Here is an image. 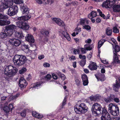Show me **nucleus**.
<instances>
[{
  "label": "nucleus",
  "instance_id": "f257e3e1",
  "mask_svg": "<svg viewBox=\"0 0 120 120\" xmlns=\"http://www.w3.org/2000/svg\"><path fill=\"white\" fill-rule=\"evenodd\" d=\"M20 8L22 14L26 15L19 17L18 20L19 21L16 22V25L18 27L23 30H27L30 27V25L24 21L30 19L31 16V14L30 13H29L28 9L26 5L24 4H22Z\"/></svg>",
  "mask_w": 120,
  "mask_h": 120
},
{
  "label": "nucleus",
  "instance_id": "f03ea898",
  "mask_svg": "<svg viewBox=\"0 0 120 120\" xmlns=\"http://www.w3.org/2000/svg\"><path fill=\"white\" fill-rule=\"evenodd\" d=\"M16 27V26L14 25L6 26L5 30H3L0 34V36L1 38L4 39L7 36L11 35L14 33Z\"/></svg>",
  "mask_w": 120,
  "mask_h": 120
},
{
  "label": "nucleus",
  "instance_id": "7ed1b4c3",
  "mask_svg": "<svg viewBox=\"0 0 120 120\" xmlns=\"http://www.w3.org/2000/svg\"><path fill=\"white\" fill-rule=\"evenodd\" d=\"M18 71V69L17 68L10 65L5 68L4 73L8 76L11 77L15 75Z\"/></svg>",
  "mask_w": 120,
  "mask_h": 120
},
{
  "label": "nucleus",
  "instance_id": "20e7f679",
  "mask_svg": "<svg viewBox=\"0 0 120 120\" xmlns=\"http://www.w3.org/2000/svg\"><path fill=\"white\" fill-rule=\"evenodd\" d=\"M26 60L24 56L15 55L13 59V61L15 65L21 66L24 64Z\"/></svg>",
  "mask_w": 120,
  "mask_h": 120
},
{
  "label": "nucleus",
  "instance_id": "39448f33",
  "mask_svg": "<svg viewBox=\"0 0 120 120\" xmlns=\"http://www.w3.org/2000/svg\"><path fill=\"white\" fill-rule=\"evenodd\" d=\"M88 108L84 103L76 105L74 106V110L76 113H84L87 112Z\"/></svg>",
  "mask_w": 120,
  "mask_h": 120
},
{
  "label": "nucleus",
  "instance_id": "423d86ee",
  "mask_svg": "<svg viewBox=\"0 0 120 120\" xmlns=\"http://www.w3.org/2000/svg\"><path fill=\"white\" fill-rule=\"evenodd\" d=\"M102 108L101 105L97 103H95L92 106L91 110L92 113L97 115H98L101 113Z\"/></svg>",
  "mask_w": 120,
  "mask_h": 120
},
{
  "label": "nucleus",
  "instance_id": "0eeeda50",
  "mask_svg": "<svg viewBox=\"0 0 120 120\" xmlns=\"http://www.w3.org/2000/svg\"><path fill=\"white\" fill-rule=\"evenodd\" d=\"M2 4L0 5V11H2L4 8H7L12 6L13 4L12 2L9 0H0Z\"/></svg>",
  "mask_w": 120,
  "mask_h": 120
},
{
  "label": "nucleus",
  "instance_id": "6e6552de",
  "mask_svg": "<svg viewBox=\"0 0 120 120\" xmlns=\"http://www.w3.org/2000/svg\"><path fill=\"white\" fill-rule=\"evenodd\" d=\"M60 35L63 38H65L68 41H70L71 38L68 34L67 32V30L64 27L60 31Z\"/></svg>",
  "mask_w": 120,
  "mask_h": 120
},
{
  "label": "nucleus",
  "instance_id": "1a4fd4ad",
  "mask_svg": "<svg viewBox=\"0 0 120 120\" xmlns=\"http://www.w3.org/2000/svg\"><path fill=\"white\" fill-rule=\"evenodd\" d=\"M18 8L16 6H13L8 9L7 13L8 15L11 16L15 15L18 12Z\"/></svg>",
  "mask_w": 120,
  "mask_h": 120
},
{
  "label": "nucleus",
  "instance_id": "9d476101",
  "mask_svg": "<svg viewBox=\"0 0 120 120\" xmlns=\"http://www.w3.org/2000/svg\"><path fill=\"white\" fill-rule=\"evenodd\" d=\"M9 41L12 45L16 46H19L21 43L20 41L18 39L15 38L10 39L9 40Z\"/></svg>",
  "mask_w": 120,
  "mask_h": 120
},
{
  "label": "nucleus",
  "instance_id": "9b49d317",
  "mask_svg": "<svg viewBox=\"0 0 120 120\" xmlns=\"http://www.w3.org/2000/svg\"><path fill=\"white\" fill-rule=\"evenodd\" d=\"M19 84L21 88H25L27 85V83L25 79L21 77L19 80Z\"/></svg>",
  "mask_w": 120,
  "mask_h": 120
},
{
  "label": "nucleus",
  "instance_id": "f8f14e48",
  "mask_svg": "<svg viewBox=\"0 0 120 120\" xmlns=\"http://www.w3.org/2000/svg\"><path fill=\"white\" fill-rule=\"evenodd\" d=\"M119 82L120 83V77L118 78L116 80V84L113 85V90L116 91H117L120 87Z\"/></svg>",
  "mask_w": 120,
  "mask_h": 120
},
{
  "label": "nucleus",
  "instance_id": "ddd939ff",
  "mask_svg": "<svg viewBox=\"0 0 120 120\" xmlns=\"http://www.w3.org/2000/svg\"><path fill=\"white\" fill-rule=\"evenodd\" d=\"M53 22H55L60 26H63L64 23L63 21L59 18H54L52 19Z\"/></svg>",
  "mask_w": 120,
  "mask_h": 120
},
{
  "label": "nucleus",
  "instance_id": "4468645a",
  "mask_svg": "<svg viewBox=\"0 0 120 120\" xmlns=\"http://www.w3.org/2000/svg\"><path fill=\"white\" fill-rule=\"evenodd\" d=\"M26 40L30 42L34 43V40L33 36L31 34H27L25 37Z\"/></svg>",
  "mask_w": 120,
  "mask_h": 120
},
{
  "label": "nucleus",
  "instance_id": "2eb2a0df",
  "mask_svg": "<svg viewBox=\"0 0 120 120\" xmlns=\"http://www.w3.org/2000/svg\"><path fill=\"white\" fill-rule=\"evenodd\" d=\"M15 37L19 38H22L24 37V35L22 34V31H16L14 34Z\"/></svg>",
  "mask_w": 120,
  "mask_h": 120
},
{
  "label": "nucleus",
  "instance_id": "dca6fc26",
  "mask_svg": "<svg viewBox=\"0 0 120 120\" xmlns=\"http://www.w3.org/2000/svg\"><path fill=\"white\" fill-rule=\"evenodd\" d=\"M113 54L114 55L112 63H113L115 64L120 63V61H119L118 60V57L117 56V53L113 52Z\"/></svg>",
  "mask_w": 120,
  "mask_h": 120
},
{
  "label": "nucleus",
  "instance_id": "f3484780",
  "mask_svg": "<svg viewBox=\"0 0 120 120\" xmlns=\"http://www.w3.org/2000/svg\"><path fill=\"white\" fill-rule=\"evenodd\" d=\"M113 11L114 12H120V5H114L112 7Z\"/></svg>",
  "mask_w": 120,
  "mask_h": 120
},
{
  "label": "nucleus",
  "instance_id": "a211bd4d",
  "mask_svg": "<svg viewBox=\"0 0 120 120\" xmlns=\"http://www.w3.org/2000/svg\"><path fill=\"white\" fill-rule=\"evenodd\" d=\"M43 82H38L31 85V87L35 88L38 89L40 88Z\"/></svg>",
  "mask_w": 120,
  "mask_h": 120
},
{
  "label": "nucleus",
  "instance_id": "6ab92c4d",
  "mask_svg": "<svg viewBox=\"0 0 120 120\" xmlns=\"http://www.w3.org/2000/svg\"><path fill=\"white\" fill-rule=\"evenodd\" d=\"M26 54L30 56L32 59H34L35 57L36 54L35 51L34 50L31 51L29 50L27 52Z\"/></svg>",
  "mask_w": 120,
  "mask_h": 120
},
{
  "label": "nucleus",
  "instance_id": "aec40b11",
  "mask_svg": "<svg viewBox=\"0 0 120 120\" xmlns=\"http://www.w3.org/2000/svg\"><path fill=\"white\" fill-rule=\"evenodd\" d=\"M89 68L91 70H96L97 68V66L96 65V63L93 62L89 65L88 66Z\"/></svg>",
  "mask_w": 120,
  "mask_h": 120
},
{
  "label": "nucleus",
  "instance_id": "412c9836",
  "mask_svg": "<svg viewBox=\"0 0 120 120\" xmlns=\"http://www.w3.org/2000/svg\"><path fill=\"white\" fill-rule=\"evenodd\" d=\"M118 107L116 105H115L114 104L110 103L109 105L108 110L109 112H110L112 110H114Z\"/></svg>",
  "mask_w": 120,
  "mask_h": 120
},
{
  "label": "nucleus",
  "instance_id": "4be33fe9",
  "mask_svg": "<svg viewBox=\"0 0 120 120\" xmlns=\"http://www.w3.org/2000/svg\"><path fill=\"white\" fill-rule=\"evenodd\" d=\"M119 112V110L118 107H117L114 109V110H112L110 112L111 114L114 116H117Z\"/></svg>",
  "mask_w": 120,
  "mask_h": 120
},
{
  "label": "nucleus",
  "instance_id": "5701e85b",
  "mask_svg": "<svg viewBox=\"0 0 120 120\" xmlns=\"http://www.w3.org/2000/svg\"><path fill=\"white\" fill-rule=\"evenodd\" d=\"M80 24L83 26L85 25L86 23L89 24V22L86 18L82 19L80 20Z\"/></svg>",
  "mask_w": 120,
  "mask_h": 120
},
{
  "label": "nucleus",
  "instance_id": "b1692460",
  "mask_svg": "<svg viewBox=\"0 0 120 120\" xmlns=\"http://www.w3.org/2000/svg\"><path fill=\"white\" fill-rule=\"evenodd\" d=\"M8 104L7 103H5L4 105V106L3 107L2 106H1V107L6 112H8L10 111V109L8 106Z\"/></svg>",
  "mask_w": 120,
  "mask_h": 120
},
{
  "label": "nucleus",
  "instance_id": "393cba45",
  "mask_svg": "<svg viewBox=\"0 0 120 120\" xmlns=\"http://www.w3.org/2000/svg\"><path fill=\"white\" fill-rule=\"evenodd\" d=\"M97 11L99 13L101 17L103 18V19H109V17H110V15L109 14H108L107 15L106 18L105 16L102 13V12L100 10V9H98Z\"/></svg>",
  "mask_w": 120,
  "mask_h": 120
},
{
  "label": "nucleus",
  "instance_id": "a878e982",
  "mask_svg": "<svg viewBox=\"0 0 120 120\" xmlns=\"http://www.w3.org/2000/svg\"><path fill=\"white\" fill-rule=\"evenodd\" d=\"M10 22L8 20H0V25L4 26L9 24Z\"/></svg>",
  "mask_w": 120,
  "mask_h": 120
},
{
  "label": "nucleus",
  "instance_id": "bb28decb",
  "mask_svg": "<svg viewBox=\"0 0 120 120\" xmlns=\"http://www.w3.org/2000/svg\"><path fill=\"white\" fill-rule=\"evenodd\" d=\"M101 97L98 95H96L95 96H92L90 97V99L91 101H98Z\"/></svg>",
  "mask_w": 120,
  "mask_h": 120
},
{
  "label": "nucleus",
  "instance_id": "cd10ccee",
  "mask_svg": "<svg viewBox=\"0 0 120 120\" xmlns=\"http://www.w3.org/2000/svg\"><path fill=\"white\" fill-rule=\"evenodd\" d=\"M97 14L96 12L92 11L88 15V17L90 19H92L93 18L96 17Z\"/></svg>",
  "mask_w": 120,
  "mask_h": 120
},
{
  "label": "nucleus",
  "instance_id": "c85d7f7f",
  "mask_svg": "<svg viewBox=\"0 0 120 120\" xmlns=\"http://www.w3.org/2000/svg\"><path fill=\"white\" fill-rule=\"evenodd\" d=\"M43 3L45 5H51L54 2V0H43Z\"/></svg>",
  "mask_w": 120,
  "mask_h": 120
},
{
  "label": "nucleus",
  "instance_id": "c756f323",
  "mask_svg": "<svg viewBox=\"0 0 120 120\" xmlns=\"http://www.w3.org/2000/svg\"><path fill=\"white\" fill-rule=\"evenodd\" d=\"M101 120H110L111 117L110 115L102 116L101 117Z\"/></svg>",
  "mask_w": 120,
  "mask_h": 120
},
{
  "label": "nucleus",
  "instance_id": "7c9ffc66",
  "mask_svg": "<svg viewBox=\"0 0 120 120\" xmlns=\"http://www.w3.org/2000/svg\"><path fill=\"white\" fill-rule=\"evenodd\" d=\"M19 96V94H16L14 96H10L8 99V101H10L12 100H14L15 99H16Z\"/></svg>",
  "mask_w": 120,
  "mask_h": 120
},
{
  "label": "nucleus",
  "instance_id": "2f4dec72",
  "mask_svg": "<svg viewBox=\"0 0 120 120\" xmlns=\"http://www.w3.org/2000/svg\"><path fill=\"white\" fill-rule=\"evenodd\" d=\"M105 41V40L104 39L101 40L99 41L98 43V49H100L101 48Z\"/></svg>",
  "mask_w": 120,
  "mask_h": 120
},
{
  "label": "nucleus",
  "instance_id": "473e14b6",
  "mask_svg": "<svg viewBox=\"0 0 120 120\" xmlns=\"http://www.w3.org/2000/svg\"><path fill=\"white\" fill-rule=\"evenodd\" d=\"M22 47H24L25 49H24V51L26 53L29 50V49L28 45H26L25 44H24L22 45Z\"/></svg>",
  "mask_w": 120,
  "mask_h": 120
},
{
  "label": "nucleus",
  "instance_id": "72a5a7b5",
  "mask_svg": "<svg viewBox=\"0 0 120 120\" xmlns=\"http://www.w3.org/2000/svg\"><path fill=\"white\" fill-rule=\"evenodd\" d=\"M102 114V116L110 115L105 108H104L103 109Z\"/></svg>",
  "mask_w": 120,
  "mask_h": 120
},
{
  "label": "nucleus",
  "instance_id": "f704fd0d",
  "mask_svg": "<svg viewBox=\"0 0 120 120\" xmlns=\"http://www.w3.org/2000/svg\"><path fill=\"white\" fill-rule=\"evenodd\" d=\"M106 33L107 35L110 36L112 34V31L110 28H108L106 29Z\"/></svg>",
  "mask_w": 120,
  "mask_h": 120
},
{
  "label": "nucleus",
  "instance_id": "c9c22d12",
  "mask_svg": "<svg viewBox=\"0 0 120 120\" xmlns=\"http://www.w3.org/2000/svg\"><path fill=\"white\" fill-rule=\"evenodd\" d=\"M84 48L86 50H90L92 49V47L89 45L86 44L84 46Z\"/></svg>",
  "mask_w": 120,
  "mask_h": 120
},
{
  "label": "nucleus",
  "instance_id": "e433bc0d",
  "mask_svg": "<svg viewBox=\"0 0 120 120\" xmlns=\"http://www.w3.org/2000/svg\"><path fill=\"white\" fill-rule=\"evenodd\" d=\"M96 77L98 80H100L101 81H103L105 79V76L104 75H102L99 77L98 78L96 76Z\"/></svg>",
  "mask_w": 120,
  "mask_h": 120
},
{
  "label": "nucleus",
  "instance_id": "4c0bfd02",
  "mask_svg": "<svg viewBox=\"0 0 120 120\" xmlns=\"http://www.w3.org/2000/svg\"><path fill=\"white\" fill-rule=\"evenodd\" d=\"M57 73L58 75L60 76L62 80H64L65 79L66 77L65 75L63 74H62L60 72H58Z\"/></svg>",
  "mask_w": 120,
  "mask_h": 120
},
{
  "label": "nucleus",
  "instance_id": "58836bf2",
  "mask_svg": "<svg viewBox=\"0 0 120 120\" xmlns=\"http://www.w3.org/2000/svg\"><path fill=\"white\" fill-rule=\"evenodd\" d=\"M114 51H113V52H116V53L117 52H118L120 51V47L117 45H115V47L114 49Z\"/></svg>",
  "mask_w": 120,
  "mask_h": 120
},
{
  "label": "nucleus",
  "instance_id": "ea45409f",
  "mask_svg": "<svg viewBox=\"0 0 120 120\" xmlns=\"http://www.w3.org/2000/svg\"><path fill=\"white\" fill-rule=\"evenodd\" d=\"M27 70L26 68L25 67L22 68L19 71V73L20 74H22L26 72Z\"/></svg>",
  "mask_w": 120,
  "mask_h": 120
},
{
  "label": "nucleus",
  "instance_id": "a19ab883",
  "mask_svg": "<svg viewBox=\"0 0 120 120\" xmlns=\"http://www.w3.org/2000/svg\"><path fill=\"white\" fill-rule=\"evenodd\" d=\"M8 17L7 16H4L0 13V19H7Z\"/></svg>",
  "mask_w": 120,
  "mask_h": 120
},
{
  "label": "nucleus",
  "instance_id": "79ce46f5",
  "mask_svg": "<svg viewBox=\"0 0 120 120\" xmlns=\"http://www.w3.org/2000/svg\"><path fill=\"white\" fill-rule=\"evenodd\" d=\"M26 109H24L22 111L21 113V115L22 117H24L26 115Z\"/></svg>",
  "mask_w": 120,
  "mask_h": 120
},
{
  "label": "nucleus",
  "instance_id": "37998d69",
  "mask_svg": "<svg viewBox=\"0 0 120 120\" xmlns=\"http://www.w3.org/2000/svg\"><path fill=\"white\" fill-rule=\"evenodd\" d=\"M82 26L83 29H85L87 30H90L91 28V27L90 26L88 25L83 26Z\"/></svg>",
  "mask_w": 120,
  "mask_h": 120
},
{
  "label": "nucleus",
  "instance_id": "c03bdc74",
  "mask_svg": "<svg viewBox=\"0 0 120 120\" xmlns=\"http://www.w3.org/2000/svg\"><path fill=\"white\" fill-rule=\"evenodd\" d=\"M81 31V28L80 27H77L74 30V31L78 33V34Z\"/></svg>",
  "mask_w": 120,
  "mask_h": 120
},
{
  "label": "nucleus",
  "instance_id": "a18cd8bd",
  "mask_svg": "<svg viewBox=\"0 0 120 120\" xmlns=\"http://www.w3.org/2000/svg\"><path fill=\"white\" fill-rule=\"evenodd\" d=\"M82 81L88 80L87 77L85 74H84L82 75Z\"/></svg>",
  "mask_w": 120,
  "mask_h": 120
},
{
  "label": "nucleus",
  "instance_id": "49530a36",
  "mask_svg": "<svg viewBox=\"0 0 120 120\" xmlns=\"http://www.w3.org/2000/svg\"><path fill=\"white\" fill-rule=\"evenodd\" d=\"M74 53L75 54H79L80 53V51L78 49H73Z\"/></svg>",
  "mask_w": 120,
  "mask_h": 120
},
{
  "label": "nucleus",
  "instance_id": "de8ad7c7",
  "mask_svg": "<svg viewBox=\"0 0 120 120\" xmlns=\"http://www.w3.org/2000/svg\"><path fill=\"white\" fill-rule=\"evenodd\" d=\"M113 32L116 33H117L119 32V30L116 26H115L113 27Z\"/></svg>",
  "mask_w": 120,
  "mask_h": 120
},
{
  "label": "nucleus",
  "instance_id": "09e8293b",
  "mask_svg": "<svg viewBox=\"0 0 120 120\" xmlns=\"http://www.w3.org/2000/svg\"><path fill=\"white\" fill-rule=\"evenodd\" d=\"M43 65L45 67L49 68V67L50 65L49 63L45 62L43 63Z\"/></svg>",
  "mask_w": 120,
  "mask_h": 120
},
{
  "label": "nucleus",
  "instance_id": "8fccbe9b",
  "mask_svg": "<svg viewBox=\"0 0 120 120\" xmlns=\"http://www.w3.org/2000/svg\"><path fill=\"white\" fill-rule=\"evenodd\" d=\"M85 61L84 60H82L80 62V64L81 66H83L85 64Z\"/></svg>",
  "mask_w": 120,
  "mask_h": 120
},
{
  "label": "nucleus",
  "instance_id": "3c124183",
  "mask_svg": "<svg viewBox=\"0 0 120 120\" xmlns=\"http://www.w3.org/2000/svg\"><path fill=\"white\" fill-rule=\"evenodd\" d=\"M38 114L35 111H33L32 112V115L34 117L37 118V116Z\"/></svg>",
  "mask_w": 120,
  "mask_h": 120
},
{
  "label": "nucleus",
  "instance_id": "603ef678",
  "mask_svg": "<svg viewBox=\"0 0 120 120\" xmlns=\"http://www.w3.org/2000/svg\"><path fill=\"white\" fill-rule=\"evenodd\" d=\"M52 78L53 79H58V76L56 74L53 73L52 74Z\"/></svg>",
  "mask_w": 120,
  "mask_h": 120
},
{
  "label": "nucleus",
  "instance_id": "864d4df0",
  "mask_svg": "<svg viewBox=\"0 0 120 120\" xmlns=\"http://www.w3.org/2000/svg\"><path fill=\"white\" fill-rule=\"evenodd\" d=\"M51 78V75L49 74H47L45 77V78L47 80H49Z\"/></svg>",
  "mask_w": 120,
  "mask_h": 120
},
{
  "label": "nucleus",
  "instance_id": "5fc2aeb1",
  "mask_svg": "<svg viewBox=\"0 0 120 120\" xmlns=\"http://www.w3.org/2000/svg\"><path fill=\"white\" fill-rule=\"evenodd\" d=\"M92 41L91 40L90 38L88 39L85 41L86 43L90 44Z\"/></svg>",
  "mask_w": 120,
  "mask_h": 120
},
{
  "label": "nucleus",
  "instance_id": "6e6d98bb",
  "mask_svg": "<svg viewBox=\"0 0 120 120\" xmlns=\"http://www.w3.org/2000/svg\"><path fill=\"white\" fill-rule=\"evenodd\" d=\"M79 58L82 59H84L86 58V56L84 55H79Z\"/></svg>",
  "mask_w": 120,
  "mask_h": 120
},
{
  "label": "nucleus",
  "instance_id": "4d7b16f0",
  "mask_svg": "<svg viewBox=\"0 0 120 120\" xmlns=\"http://www.w3.org/2000/svg\"><path fill=\"white\" fill-rule=\"evenodd\" d=\"M82 82H83V84L84 86H86L87 85L88 83V80L83 81Z\"/></svg>",
  "mask_w": 120,
  "mask_h": 120
},
{
  "label": "nucleus",
  "instance_id": "13d9d810",
  "mask_svg": "<svg viewBox=\"0 0 120 120\" xmlns=\"http://www.w3.org/2000/svg\"><path fill=\"white\" fill-rule=\"evenodd\" d=\"M75 83L77 85L79 86L80 83V82L79 79H77L75 80Z\"/></svg>",
  "mask_w": 120,
  "mask_h": 120
},
{
  "label": "nucleus",
  "instance_id": "bf43d9fd",
  "mask_svg": "<svg viewBox=\"0 0 120 120\" xmlns=\"http://www.w3.org/2000/svg\"><path fill=\"white\" fill-rule=\"evenodd\" d=\"M37 116V118L40 119L42 118L43 117V116L42 114L38 113Z\"/></svg>",
  "mask_w": 120,
  "mask_h": 120
},
{
  "label": "nucleus",
  "instance_id": "052dcab7",
  "mask_svg": "<svg viewBox=\"0 0 120 120\" xmlns=\"http://www.w3.org/2000/svg\"><path fill=\"white\" fill-rule=\"evenodd\" d=\"M104 101L106 102H110L111 100V98H105L104 99Z\"/></svg>",
  "mask_w": 120,
  "mask_h": 120
},
{
  "label": "nucleus",
  "instance_id": "680f3d73",
  "mask_svg": "<svg viewBox=\"0 0 120 120\" xmlns=\"http://www.w3.org/2000/svg\"><path fill=\"white\" fill-rule=\"evenodd\" d=\"M36 2L38 4H41L43 3V0H35Z\"/></svg>",
  "mask_w": 120,
  "mask_h": 120
},
{
  "label": "nucleus",
  "instance_id": "e2e57ef3",
  "mask_svg": "<svg viewBox=\"0 0 120 120\" xmlns=\"http://www.w3.org/2000/svg\"><path fill=\"white\" fill-rule=\"evenodd\" d=\"M71 5H72L74 6L76 5L77 4V2L76 1H73L71 2Z\"/></svg>",
  "mask_w": 120,
  "mask_h": 120
},
{
  "label": "nucleus",
  "instance_id": "0e129e2a",
  "mask_svg": "<svg viewBox=\"0 0 120 120\" xmlns=\"http://www.w3.org/2000/svg\"><path fill=\"white\" fill-rule=\"evenodd\" d=\"M45 56L44 55L41 54L38 56V58L40 60H41L44 58Z\"/></svg>",
  "mask_w": 120,
  "mask_h": 120
},
{
  "label": "nucleus",
  "instance_id": "69168bd1",
  "mask_svg": "<svg viewBox=\"0 0 120 120\" xmlns=\"http://www.w3.org/2000/svg\"><path fill=\"white\" fill-rule=\"evenodd\" d=\"M69 59L71 60H74L76 59L75 56H72L70 57H69Z\"/></svg>",
  "mask_w": 120,
  "mask_h": 120
},
{
  "label": "nucleus",
  "instance_id": "338daca9",
  "mask_svg": "<svg viewBox=\"0 0 120 120\" xmlns=\"http://www.w3.org/2000/svg\"><path fill=\"white\" fill-rule=\"evenodd\" d=\"M101 60V62L104 64H108V61L105 60Z\"/></svg>",
  "mask_w": 120,
  "mask_h": 120
},
{
  "label": "nucleus",
  "instance_id": "774afa93",
  "mask_svg": "<svg viewBox=\"0 0 120 120\" xmlns=\"http://www.w3.org/2000/svg\"><path fill=\"white\" fill-rule=\"evenodd\" d=\"M86 49L84 48H81V51L82 53L83 54H84L86 53Z\"/></svg>",
  "mask_w": 120,
  "mask_h": 120
}]
</instances>
